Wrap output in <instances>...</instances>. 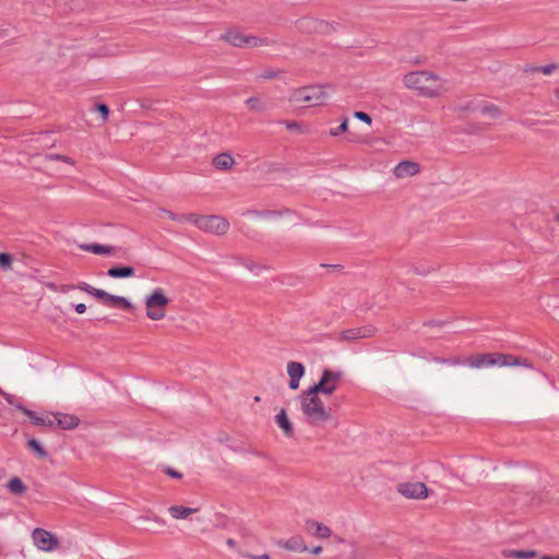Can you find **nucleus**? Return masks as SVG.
Instances as JSON below:
<instances>
[{"label": "nucleus", "instance_id": "39", "mask_svg": "<svg viewBox=\"0 0 559 559\" xmlns=\"http://www.w3.org/2000/svg\"><path fill=\"white\" fill-rule=\"evenodd\" d=\"M286 128L289 130H293V131L302 132L300 123H298L296 121L286 122Z\"/></svg>", "mask_w": 559, "mask_h": 559}, {"label": "nucleus", "instance_id": "48", "mask_svg": "<svg viewBox=\"0 0 559 559\" xmlns=\"http://www.w3.org/2000/svg\"><path fill=\"white\" fill-rule=\"evenodd\" d=\"M60 285H56L55 283H48L47 287L51 290L58 292Z\"/></svg>", "mask_w": 559, "mask_h": 559}, {"label": "nucleus", "instance_id": "34", "mask_svg": "<svg viewBox=\"0 0 559 559\" xmlns=\"http://www.w3.org/2000/svg\"><path fill=\"white\" fill-rule=\"evenodd\" d=\"M46 159L48 160H62L69 165H73L74 164V160L69 157V156H66V155H60V154H49L46 156Z\"/></svg>", "mask_w": 559, "mask_h": 559}, {"label": "nucleus", "instance_id": "6", "mask_svg": "<svg viewBox=\"0 0 559 559\" xmlns=\"http://www.w3.org/2000/svg\"><path fill=\"white\" fill-rule=\"evenodd\" d=\"M170 300L162 288H155L145 297L146 317L153 321L163 320Z\"/></svg>", "mask_w": 559, "mask_h": 559}, {"label": "nucleus", "instance_id": "33", "mask_svg": "<svg viewBox=\"0 0 559 559\" xmlns=\"http://www.w3.org/2000/svg\"><path fill=\"white\" fill-rule=\"evenodd\" d=\"M12 265V257L9 253H0V267L4 271L10 270Z\"/></svg>", "mask_w": 559, "mask_h": 559}, {"label": "nucleus", "instance_id": "46", "mask_svg": "<svg viewBox=\"0 0 559 559\" xmlns=\"http://www.w3.org/2000/svg\"><path fill=\"white\" fill-rule=\"evenodd\" d=\"M275 75H276V74H275V72H273V71H266V72H264L261 76H262L263 79H273V78H275Z\"/></svg>", "mask_w": 559, "mask_h": 559}, {"label": "nucleus", "instance_id": "31", "mask_svg": "<svg viewBox=\"0 0 559 559\" xmlns=\"http://www.w3.org/2000/svg\"><path fill=\"white\" fill-rule=\"evenodd\" d=\"M535 555L536 554L533 550H527V551H524V550H511L508 554L509 557H513V558H516V559H530V558H533Z\"/></svg>", "mask_w": 559, "mask_h": 559}, {"label": "nucleus", "instance_id": "12", "mask_svg": "<svg viewBox=\"0 0 559 559\" xmlns=\"http://www.w3.org/2000/svg\"><path fill=\"white\" fill-rule=\"evenodd\" d=\"M373 333L374 329L371 326L354 328L343 331L340 335V340L352 342L370 337L373 335Z\"/></svg>", "mask_w": 559, "mask_h": 559}, {"label": "nucleus", "instance_id": "24", "mask_svg": "<svg viewBox=\"0 0 559 559\" xmlns=\"http://www.w3.org/2000/svg\"><path fill=\"white\" fill-rule=\"evenodd\" d=\"M246 104L250 110L255 111V112H263L267 109L266 103L261 97H258V96L249 97L246 100Z\"/></svg>", "mask_w": 559, "mask_h": 559}, {"label": "nucleus", "instance_id": "1", "mask_svg": "<svg viewBox=\"0 0 559 559\" xmlns=\"http://www.w3.org/2000/svg\"><path fill=\"white\" fill-rule=\"evenodd\" d=\"M403 84L425 98H438L450 91V82L447 79L427 70L407 72L403 76Z\"/></svg>", "mask_w": 559, "mask_h": 559}, {"label": "nucleus", "instance_id": "25", "mask_svg": "<svg viewBox=\"0 0 559 559\" xmlns=\"http://www.w3.org/2000/svg\"><path fill=\"white\" fill-rule=\"evenodd\" d=\"M478 111L481 115L490 117L492 119H498L502 114L501 109L493 104L480 105Z\"/></svg>", "mask_w": 559, "mask_h": 559}, {"label": "nucleus", "instance_id": "7", "mask_svg": "<svg viewBox=\"0 0 559 559\" xmlns=\"http://www.w3.org/2000/svg\"><path fill=\"white\" fill-rule=\"evenodd\" d=\"M343 377L344 372L341 370L324 368L320 380L311 388L319 393L331 395L336 391L340 382L343 380Z\"/></svg>", "mask_w": 559, "mask_h": 559}, {"label": "nucleus", "instance_id": "18", "mask_svg": "<svg viewBox=\"0 0 559 559\" xmlns=\"http://www.w3.org/2000/svg\"><path fill=\"white\" fill-rule=\"evenodd\" d=\"M213 166L218 170H228L235 164V158L228 153H221L212 160Z\"/></svg>", "mask_w": 559, "mask_h": 559}, {"label": "nucleus", "instance_id": "37", "mask_svg": "<svg viewBox=\"0 0 559 559\" xmlns=\"http://www.w3.org/2000/svg\"><path fill=\"white\" fill-rule=\"evenodd\" d=\"M96 109L98 112H100L102 117H103V120H107L108 119V116H109V108L107 105L105 104H98L96 106Z\"/></svg>", "mask_w": 559, "mask_h": 559}, {"label": "nucleus", "instance_id": "17", "mask_svg": "<svg viewBox=\"0 0 559 559\" xmlns=\"http://www.w3.org/2000/svg\"><path fill=\"white\" fill-rule=\"evenodd\" d=\"M276 425L283 430L286 437H292L294 435L293 425L285 412V409H281L275 416Z\"/></svg>", "mask_w": 559, "mask_h": 559}, {"label": "nucleus", "instance_id": "14", "mask_svg": "<svg viewBox=\"0 0 559 559\" xmlns=\"http://www.w3.org/2000/svg\"><path fill=\"white\" fill-rule=\"evenodd\" d=\"M287 373L289 376V388L292 390H297L299 388L300 379L305 374L304 365L297 361H289L287 364Z\"/></svg>", "mask_w": 559, "mask_h": 559}, {"label": "nucleus", "instance_id": "16", "mask_svg": "<svg viewBox=\"0 0 559 559\" xmlns=\"http://www.w3.org/2000/svg\"><path fill=\"white\" fill-rule=\"evenodd\" d=\"M16 408L22 411L23 414H25L35 425L47 426V427L53 426L52 415L39 416L36 413H34L33 411H29V409L23 407L22 405H17Z\"/></svg>", "mask_w": 559, "mask_h": 559}, {"label": "nucleus", "instance_id": "5", "mask_svg": "<svg viewBox=\"0 0 559 559\" xmlns=\"http://www.w3.org/2000/svg\"><path fill=\"white\" fill-rule=\"evenodd\" d=\"M329 94L324 86L312 85L294 90L289 95V102L306 104L308 106H321L328 99Z\"/></svg>", "mask_w": 559, "mask_h": 559}, {"label": "nucleus", "instance_id": "19", "mask_svg": "<svg viewBox=\"0 0 559 559\" xmlns=\"http://www.w3.org/2000/svg\"><path fill=\"white\" fill-rule=\"evenodd\" d=\"M80 248L84 251L94 253V254H114L117 249L112 246L108 245H99V243H90V245H81Z\"/></svg>", "mask_w": 559, "mask_h": 559}, {"label": "nucleus", "instance_id": "51", "mask_svg": "<svg viewBox=\"0 0 559 559\" xmlns=\"http://www.w3.org/2000/svg\"><path fill=\"white\" fill-rule=\"evenodd\" d=\"M555 97L559 102V87L555 90Z\"/></svg>", "mask_w": 559, "mask_h": 559}, {"label": "nucleus", "instance_id": "22", "mask_svg": "<svg viewBox=\"0 0 559 559\" xmlns=\"http://www.w3.org/2000/svg\"><path fill=\"white\" fill-rule=\"evenodd\" d=\"M134 272L132 266H114L108 270L107 274L114 278H122L133 276Z\"/></svg>", "mask_w": 559, "mask_h": 559}, {"label": "nucleus", "instance_id": "27", "mask_svg": "<svg viewBox=\"0 0 559 559\" xmlns=\"http://www.w3.org/2000/svg\"><path fill=\"white\" fill-rule=\"evenodd\" d=\"M286 549L289 550H306V546L304 545L301 538L299 537H292L288 540H286L283 545Z\"/></svg>", "mask_w": 559, "mask_h": 559}, {"label": "nucleus", "instance_id": "29", "mask_svg": "<svg viewBox=\"0 0 559 559\" xmlns=\"http://www.w3.org/2000/svg\"><path fill=\"white\" fill-rule=\"evenodd\" d=\"M478 108L479 106H477L474 100H467L457 105L454 110L459 114H465L469 111H478Z\"/></svg>", "mask_w": 559, "mask_h": 559}, {"label": "nucleus", "instance_id": "45", "mask_svg": "<svg viewBox=\"0 0 559 559\" xmlns=\"http://www.w3.org/2000/svg\"><path fill=\"white\" fill-rule=\"evenodd\" d=\"M167 474L174 478H181V474L171 468L167 469Z\"/></svg>", "mask_w": 559, "mask_h": 559}, {"label": "nucleus", "instance_id": "47", "mask_svg": "<svg viewBox=\"0 0 559 559\" xmlns=\"http://www.w3.org/2000/svg\"><path fill=\"white\" fill-rule=\"evenodd\" d=\"M520 123L522 126H524V127H527V128H530V127H532L534 124L533 121H530L527 119L520 120Z\"/></svg>", "mask_w": 559, "mask_h": 559}, {"label": "nucleus", "instance_id": "40", "mask_svg": "<svg viewBox=\"0 0 559 559\" xmlns=\"http://www.w3.org/2000/svg\"><path fill=\"white\" fill-rule=\"evenodd\" d=\"M76 288L86 292L90 295H92L94 293L93 289H95V287L88 285L87 283H81L80 285L76 286Z\"/></svg>", "mask_w": 559, "mask_h": 559}, {"label": "nucleus", "instance_id": "23", "mask_svg": "<svg viewBox=\"0 0 559 559\" xmlns=\"http://www.w3.org/2000/svg\"><path fill=\"white\" fill-rule=\"evenodd\" d=\"M106 305L122 309H132V304L124 297L109 294Z\"/></svg>", "mask_w": 559, "mask_h": 559}, {"label": "nucleus", "instance_id": "50", "mask_svg": "<svg viewBox=\"0 0 559 559\" xmlns=\"http://www.w3.org/2000/svg\"><path fill=\"white\" fill-rule=\"evenodd\" d=\"M255 559H270V556L266 554H263L261 556L255 557Z\"/></svg>", "mask_w": 559, "mask_h": 559}, {"label": "nucleus", "instance_id": "8", "mask_svg": "<svg viewBox=\"0 0 559 559\" xmlns=\"http://www.w3.org/2000/svg\"><path fill=\"white\" fill-rule=\"evenodd\" d=\"M222 39L235 47H259L265 46L269 41L264 38L246 36L236 29H229L222 35Z\"/></svg>", "mask_w": 559, "mask_h": 559}, {"label": "nucleus", "instance_id": "32", "mask_svg": "<svg viewBox=\"0 0 559 559\" xmlns=\"http://www.w3.org/2000/svg\"><path fill=\"white\" fill-rule=\"evenodd\" d=\"M433 361H436L438 364H445V365H451V366H460V365L464 364V361H462L459 357H453V358L435 357Z\"/></svg>", "mask_w": 559, "mask_h": 559}, {"label": "nucleus", "instance_id": "11", "mask_svg": "<svg viewBox=\"0 0 559 559\" xmlns=\"http://www.w3.org/2000/svg\"><path fill=\"white\" fill-rule=\"evenodd\" d=\"M420 171V166L418 163L413 160H403L400 162L393 168V175L396 179H405L408 177L416 176Z\"/></svg>", "mask_w": 559, "mask_h": 559}, {"label": "nucleus", "instance_id": "42", "mask_svg": "<svg viewBox=\"0 0 559 559\" xmlns=\"http://www.w3.org/2000/svg\"><path fill=\"white\" fill-rule=\"evenodd\" d=\"M75 288H76V286H74V285H60L59 288H58V292L62 293V294H66V293H68L70 290H73Z\"/></svg>", "mask_w": 559, "mask_h": 559}, {"label": "nucleus", "instance_id": "49", "mask_svg": "<svg viewBox=\"0 0 559 559\" xmlns=\"http://www.w3.org/2000/svg\"><path fill=\"white\" fill-rule=\"evenodd\" d=\"M321 551H322V547H321V546H318V547L313 548L312 554L318 555V554H320Z\"/></svg>", "mask_w": 559, "mask_h": 559}, {"label": "nucleus", "instance_id": "35", "mask_svg": "<svg viewBox=\"0 0 559 559\" xmlns=\"http://www.w3.org/2000/svg\"><path fill=\"white\" fill-rule=\"evenodd\" d=\"M348 128V120L345 118L343 122L336 129H331L330 134L332 136H337L340 133L345 132Z\"/></svg>", "mask_w": 559, "mask_h": 559}, {"label": "nucleus", "instance_id": "13", "mask_svg": "<svg viewBox=\"0 0 559 559\" xmlns=\"http://www.w3.org/2000/svg\"><path fill=\"white\" fill-rule=\"evenodd\" d=\"M298 28L308 33H325L329 29V24L311 17H305L298 21Z\"/></svg>", "mask_w": 559, "mask_h": 559}, {"label": "nucleus", "instance_id": "53", "mask_svg": "<svg viewBox=\"0 0 559 559\" xmlns=\"http://www.w3.org/2000/svg\"><path fill=\"white\" fill-rule=\"evenodd\" d=\"M227 544H228L229 546H233V545H234V540H233V539H228V540H227Z\"/></svg>", "mask_w": 559, "mask_h": 559}, {"label": "nucleus", "instance_id": "4", "mask_svg": "<svg viewBox=\"0 0 559 559\" xmlns=\"http://www.w3.org/2000/svg\"><path fill=\"white\" fill-rule=\"evenodd\" d=\"M183 218H187V222L193 224L200 230L216 236H223L229 229V222L219 215H199L191 213Z\"/></svg>", "mask_w": 559, "mask_h": 559}, {"label": "nucleus", "instance_id": "21", "mask_svg": "<svg viewBox=\"0 0 559 559\" xmlns=\"http://www.w3.org/2000/svg\"><path fill=\"white\" fill-rule=\"evenodd\" d=\"M170 515L176 520L187 519L189 515L195 513L198 509L188 508L182 506H171L168 509Z\"/></svg>", "mask_w": 559, "mask_h": 559}, {"label": "nucleus", "instance_id": "41", "mask_svg": "<svg viewBox=\"0 0 559 559\" xmlns=\"http://www.w3.org/2000/svg\"><path fill=\"white\" fill-rule=\"evenodd\" d=\"M556 68L555 64H547V66H543L539 68V71L545 74V75H549L550 73H552L554 69Z\"/></svg>", "mask_w": 559, "mask_h": 559}, {"label": "nucleus", "instance_id": "52", "mask_svg": "<svg viewBox=\"0 0 559 559\" xmlns=\"http://www.w3.org/2000/svg\"><path fill=\"white\" fill-rule=\"evenodd\" d=\"M542 559H559V557L544 556Z\"/></svg>", "mask_w": 559, "mask_h": 559}, {"label": "nucleus", "instance_id": "10", "mask_svg": "<svg viewBox=\"0 0 559 559\" xmlns=\"http://www.w3.org/2000/svg\"><path fill=\"white\" fill-rule=\"evenodd\" d=\"M397 492L408 499H425L428 497V488L421 481H407L397 486Z\"/></svg>", "mask_w": 559, "mask_h": 559}, {"label": "nucleus", "instance_id": "54", "mask_svg": "<svg viewBox=\"0 0 559 559\" xmlns=\"http://www.w3.org/2000/svg\"><path fill=\"white\" fill-rule=\"evenodd\" d=\"M153 521H155V522H160V519H159L158 516H154V518H153Z\"/></svg>", "mask_w": 559, "mask_h": 559}, {"label": "nucleus", "instance_id": "15", "mask_svg": "<svg viewBox=\"0 0 559 559\" xmlns=\"http://www.w3.org/2000/svg\"><path fill=\"white\" fill-rule=\"evenodd\" d=\"M53 425L61 429H73L79 426L80 419L74 415L57 413L52 415Z\"/></svg>", "mask_w": 559, "mask_h": 559}, {"label": "nucleus", "instance_id": "38", "mask_svg": "<svg viewBox=\"0 0 559 559\" xmlns=\"http://www.w3.org/2000/svg\"><path fill=\"white\" fill-rule=\"evenodd\" d=\"M354 117L368 124L371 123V117L364 111H355Z\"/></svg>", "mask_w": 559, "mask_h": 559}, {"label": "nucleus", "instance_id": "43", "mask_svg": "<svg viewBox=\"0 0 559 559\" xmlns=\"http://www.w3.org/2000/svg\"><path fill=\"white\" fill-rule=\"evenodd\" d=\"M0 393L3 395V397L12 405H14L15 407L19 405V404H15L14 403V396H12L11 394L9 393H5V392H2L0 391Z\"/></svg>", "mask_w": 559, "mask_h": 559}, {"label": "nucleus", "instance_id": "9", "mask_svg": "<svg viewBox=\"0 0 559 559\" xmlns=\"http://www.w3.org/2000/svg\"><path fill=\"white\" fill-rule=\"evenodd\" d=\"M34 545L41 551L50 552L59 546L58 538L44 528H35L32 533Z\"/></svg>", "mask_w": 559, "mask_h": 559}, {"label": "nucleus", "instance_id": "3", "mask_svg": "<svg viewBox=\"0 0 559 559\" xmlns=\"http://www.w3.org/2000/svg\"><path fill=\"white\" fill-rule=\"evenodd\" d=\"M464 364L473 369L488 368L492 366L499 367H514L523 366L531 368L527 360H521L518 357L507 354H479L471 356L464 360Z\"/></svg>", "mask_w": 559, "mask_h": 559}, {"label": "nucleus", "instance_id": "36", "mask_svg": "<svg viewBox=\"0 0 559 559\" xmlns=\"http://www.w3.org/2000/svg\"><path fill=\"white\" fill-rule=\"evenodd\" d=\"M94 293L92 294L94 297L103 300L105 304L107 302V299H108V296H109V293L103 290V289H99V288H95L93 289Z\"/></svg>", "mask_w": 559, "mask_h": 559}, {"label": "nucleus", "instance_id": "28", "mask_svg": "<svg viewBox=\"0 0 559 559\" xmlns=\"http://www.w3.org/2000/svg\"><path fill=\"white\" fill-rule=\"evenodd\" d=\"M156 215L159 218L168 217V218H170L173 221H177V222H187V218H183L186 215H177L166 209H158L156 211Z\"/></svg>", "mask_w": 559, "mask_h": 559}, {"label": "nucleus", "instance_id": "2", "mask_svg": "<svg viewBox=\"0 0 559 559\" xmlns=\"http://www.w3.org/2000/svg\"><path fill=\"white\" fill-rule=\"evenodd\" d=\"M319 394L310 386L298 397L305 420L312 427H323L333 419L332 409L324 405Z\"/></svg>", "mask_w": 559, "mask_h": 559}, {"label": "nucleus", "instance_id": "26", "mask_svg": "<svg viewBox=\"0 0 559 559\" xmlns=\"http://www.w3.org/2000/svg\"><path fill=\"white\" fill-rule=\"evenodd\" d=\"M7 487L11 493L16 496H21L26 491V486L19 477L11 478Z\"/></svg>", "mask_w": 559, "mask_h": 559}, {"label": "nucleus", "instance_id": "30", "mask_svg": "<svg viewBox=\"0 0 559 559\" xmlns=\"http://www.w3.org/2000/svg\"><path fill=\"white\" fill-rule=\"evenodd\" d=\"M27 444H28L29 449H32L34 452H36L39 457L47 456L46 450L43 448V445L36 439H34V438L29 439Z\"/></svg>", "mask_w": 559, "mask_h": 559}, {"label": "nucleus", "instance_id": "44", "mask_svg": "<svg viewBox=\"0 0 559 559\" xmlns=\"http://www.w3.org/2000/svg\"><path fill=\"white\" fill-rule=\"evenodd\" d=\"M85 310H86V306H85L84 304H78V305L75 306V311H76L78 313H80V314H81V313H84V312H85Z\"/></svg>", "mask_w": 559, "mask_h": 559}, {"label": "nucleus", "instance_id": "20", "mask_svg": "<svg viewBox=\"0 0 559 559\" xmlns=\"http://www.w3.org/2000/svg\"><path fill=\"white\" fill-rule=\"evenodd\" d=\"M307 528L308 531H312L313 534L319 538H329L332 534L330 527L317 521H308Z\"/></svg>", "mask_w": 559, "mask_h": 559}]
</instances>
